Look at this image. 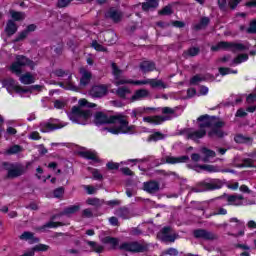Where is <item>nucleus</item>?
Here are the masks:
<instances>
[{
	"label": "nucleus",
	"instance_id": "0eeeda50",
	"mask_svg": "<svg viewBox=\"0 0 256 256\" xmlns=\"http://www.w3.org/2000/svg\"><path fill=\"white\" fill-rule=\"evenodd\" d=\"M212 51H219V49H230L231 51H243L245 50V45L241 43L233 42H220L216 46H212Z\"/></svg>",
	"mask_w": 256,
	"mask_h": 256
},
{
	"label": "nucleus",
	"instance_id": "bf43d9fd",
	"mask_svg": "<svg viewBox=\"0 0 256 256\" xmlns=\"http://www.w3.org/2000/svg\"><path fill=\"white\" fill-rule=\"evenodd\" d=\"M53 74L56 77H65V75H69V71H65L63 69H56L53 71Z\"/></svg>",
	"mask_w": 256,
	"mask_h": 256
},
{
	"label": "nucleus",
	"instance_id": "f3484780",
	"mask_svg": "<svg viewBox=\"0 0 256 256\" xmlns=\"http://www.w3.org/2000/svg\"><path fill=\"white\" fill-rule=\"evenodd\" d=\"M20 241H28L30 245H33L35 243H39L41 241L38 237H35V233L31 231H24L20 236H19Z\"/></svg>",
	"mask_w": 256,
	"mask_h": 256
},
{
	"label": "nucleus",
	"instance_id": "aec40b11",
	"mask_svg": "<svg viewBox=\"0 0 256 256\" xmlns=\"http://www.w3.org/2000/svg\"><path fill=\"white\" fill-rule=\"evenodd\" d=\"M19 27L17 26V23H15V21L9 19L6 23V27H5V33L7 35V37H13V35H15V33H17Z\"/></svg>",
	"mask_w": 256,
	"mask_h": 256
},
{
	"label": "nucleus",
	"instance_id": "dca6fc26",
	"mask_svg": "<svg viewBox=\"0 0 256 256\" xmlns=\"http://www.w3.org/2000/svg\"><path fill=\"white\" fill-rule=\"evenodd\" d=\"M159 189V182L155 180H150L143 183V190L146 191V193H150V195H155V193H158Z\"/></svg>",
	"mask_w": 256,
	"mask_h": 256
},
{
	"label": "nucleus",
	"instance_id": "c03bdc74",
	"mask_svg": "<svg viewBox=\"0 0 256 256\" xmlns=\"http://www.w3.org/2000/svg\"><path fill=\"white\" fill-rule=\"evenodd\" d=\"M92 47L95 49V51H99L101 53H107V48L99 44V42H97L96 40L92 42Z\"/></svg>",
	"mask_w": 256,
	"mask_h": 256
},
{
	"label": "nucleus",
	"instance_id": "8fccbe9b",
	"mask_svg": "<svg viewBox=\"0 0 256 256\" xmlns=\"http://www.w3.org/2000/svg\"><path fill=\"white\" fill-rule=\"evenodd\" d=\"M148 84H149V79H144V80H129V85L141 86V85H148Z\"/></svg>",
	"mask_w": 256,
	"mask_h": 256
},
{
	"label": "nucleus",
	"instance_id": "7c9ffc66",
	"mask_svg": "<svg viewBox=\"0 0 256 256\" xmlns=\"http://www.w3.org/2000/svg\"><path fill=\"white\" fill-rule=\"evenodd\" d=\"M20 83L23 85H32V83H35V77H33L31 73L26 72L20 76Z\"/></svg>",
	"mask_w": 256,
	"mask_h": 256
},
{
	"label": "nucleus",
	"instance_id": "58836bf2",
	"mask_svg": "<svg viewBox=\"0 0 256 256\" xmlns=\"http://www.w3.org/2000/svg\"><path fill=\"white\" fill-rule=\"evenodd\" d=\"M200 169H203L204 171H207L208 173H219V167L215 165H200Z\"/></svg>",
	"mask_w": 256,
	"mask_h": 256
},
{
	"label": "nucleus",
	"instance_id": "f257e3e1",
	"mask_svg": "<svg viewBox=\"0 0 256 256\" xmlns=\"http://www.w3.org/2000/svg\"><path fill=\"white\" fill-rule=\"evenodd\" d=\"M36 66L37 63L29 59L27 56L17 55L16 60L10 65V71L17 77H21V75H23V67H29L31 71H35Z\"/></svg>",
	"mask_w": 256,
	"mask_h": 256
},
{
	"label": "nucleus",
	"instance_id": "9b49d317",
	"mask_svg": "<svg viewBox=\"0 0 256 256\" xmlns=\"http://www.w3.org/2000/svg\"><path fill=\"white\" fill-rule=\"evenodd\" d=\"M149 250V245L144 241H133L129 243L130 253H145Z\"/></svg>",
	"mask_w": 256,
	"mask_h": 256
},
{
	"label": "nucleus",
	"instance_id": "ea45409f",
	"mask_svg": "<svg viewBox=\"0 0 256 256\" xmlns=\"http://www.w3.org/2000/svg\"><path fill=\"white\" fill-rule=\"evenodd\" d=\"M248 59H249V55L240 54L233 60V63L234 65H239L241 63H245V61H247Z\"/></svg>",
	"mask_w": 256,
	"mask_h": 256
},
{
	"label": "nucleus",
	"instance_id": "774afa93",
	"mask_svg": "<svg viewBox=\"0 0 256 256\" xmlns=\"http://www.w3.org/2000/svg\"><path fill=\"white\" fill-rule=\"evenodd\" d=\"M54 107L55 109H63L65 107V102L61 100L54 101Z\"/></svg>",
	"mask_w": 256,
	"mask_h": 256
},
{
	"label": "nucleus",
	"instance_id": "0e129e2a",
	"mask_svg": "<svg viewBox=\"0 0 256 256\" xmlns=\"http://www.w3.org/2000/svg\"><path fill=\"white\" fill-rule=\"evenodd\" d=\"M202 153L207 157H215L217 154L213 150H209L207 148L202 149Z\"/></svg>",
	"mask_w": 256,
	"mask_h": 256
},
{
	"label": "nucleus",
	"instance_id": "c85d7f7f",
	"mask_svg": "<svg viewBox=\"0 0 256 256\" xmlns=\"http://www.w3.org/2000/svg\"><path fill=\"white\" fill-rule=\"evenodd\" d=\"M148 85H150L152 89H167V84H165L162 80L148 79Z\"/></svg>",
	"mask_w": 256,
	"mask_h": 256
},
{
	"label": "nucleus",
	"instance_id": "9d476101",
	"mask_svg": "<svg viewBox=\"0 0 256 256\" xmlns=\"http://www.w3.org/2000/svg\"><path fill=\"white\" fill-rule=\"evenodd\" d=\"M91 110H82L79 106L72 107V114L70 115V119L72 121H77V117L82 119H90L91 118Z\"/></svg>",
	"mask_w": 256,
	"mask_h": 256
},
{
	"label": "nucleus",
	"instance_id": "4c0bfd02",
	"mask_svg": "<svg viewBox=\"0 0 256 256\" xmlns=\"http://www.w3.org/2000/svg\"><path fill=\"white\" fill-rule=\"evenodd\" d=\"M115 215H117V217H120L121 219H129V209L119 208L116 210Z\"/></svg>",
	"mask_w": 256,
	"mask_h": 256
},
{
	"label": "nucleus",
	"instance_id": "5701e85b",
	"mask_svg": "<svg viewBox=\"0 0 256 256\" xmlns=\"http://www.w3.org/2000/svg\"><path fill=\"white\" fill-rule=\"evenodd\" d=\"M139 67L140 71L143 73H151V71H155L156 69L155 62L149 60L142 61L139 64Z\"/></svg>",
	"mask_w": 256,
	"mask_h": 256
},
{
	"label": "nucleus",
	"instance_id": "412c9836",
	"mask_svg": "<svg viewBox=\"0 0 256 256\" xmlns=\"http://www.w3.org/2000/svg\"><path fill=\"white\" fill-rule=\"evenodd\" d=\"M57 129H63V125L47 122V123L41 124V127H40L41 133H51V131H57Z\"/></svg>",
	"mask_w": 256,
	"mask_h": 256
},
{
	"label": "nucleus",
	"instance_id": "603ef678",
	"mask_svg": "<svg viewBox=\"0 0 256 256\" xmlns=\"http://www.w3.org/2000/svg\"><path fill=\"white\" fill-rule=\"evenodd\" d=\"M163 139V134L161 132H155L148 137V141H161Z\"/></svg>",
	"mask_w": 256,
	"mask_h": 256
},
{
	"label": "nucleus",
	"instance_id": "f8f14e48",
	"mask_svg": "<svg viewBox=\"0 0 256 256\" xmlns=\"http://www.w3.org/2000/svg\"><path fill=\"white\" fill-rule=\"evenodd\" d=\"M162 164L167 163L168 165H177L178 163H187L189 161V156L184 155V156H172V155H167L161 160Z\"/></svg>",
	"mask_w": 256,
	"mask_h": 256
},
{
	"label": "nucleus",
	"instance_id": "e433bc0d",
	"mask_svg": "<svg viewBox=\"0 0 256 256\" xmlns=\"http://www.w3.org/2000/svg\"><path fill=\"white\" fill-rule=\"evenodd\" d=\"M202 81H207V78L203 74H196L190 79V85H197L202 83Z\"/></svg>",
	"mask_w": 256,
	"mask_h": 256
},
{
	"label": "nucleus",
	"instance_id": "1a4fd4ad",
	"mask_svg": "<svg viewBox=\"0 0 256 256\" xmlns=\"http://www.w3.org/2000/svg\"><path fill=\"white\" fill-rule=\"evenodd\" d=\"M112 67V75L114 76V85H116V87H119V85H126L129 84V80H123L121 79V75H123V70H121L119 68V66H117V63L113 62L111 64Z\"/></svg>",
	"mask_w": 256,
	"mask_h": 256
},
{
	"label": "nucleus",
	"instance_id": "20e7f679",
	"mask_svg": "<svg viewBox=\"0 0 256 256\" xmlns=\"http://www.w3.org/2000/svg\"><path fill=\"white\" fill-rule=\"evenodd\" d=\"M199 129H211L212 127H225V122L219 121L215 116L202 115L198 118Z\"/></svg>",
	"mask_w": 256,
	"mask_h": 256
},
{
	"label": "nucleus",
	"instance_id": "a18cd8bd",
	"mask_svg": "<svg viewBox=\"0 0 256 256\" xmlns=\"http://www.w3.org/2000/svg\"><path fill=\"white\" fill-rule=\"evenodd\" d=\"M17 153H21L20 145H13L7 150L8 155H17Z\"/></svg>",
	"mask_w": 256,
	"mask_h": 256
},
{
	"label": "nucleus",
	"instance_id": "680f3d73",
	"mask_svg": "<svg viewBox=\"0 0 256 256\" xmlns=\"http://www.w3.org/2000/svg\"><path fill=\"white\" fill-rule=\"evenodd\" d=\"M82 217H85L86 219H91L93 217V211L91 209L86 208L82 211Z\"/></svg>",
	"mask_w": 256,
	"mask_h": 256
},
{
	"label": "nucleus",
	"instance_id": "39448f33",
	"mask_svg": "<svg viewBox=\"0 0 256 256\" xmlns=\"http://www.w3.org/2000/svg\"><path fill=\"white\" fill-rule=\"evenodd\" d=\"M201 191H215L223 187V180L207 178L200 182Z\"/></svg>",
	"mask_w": 256,
	"mask_h": 256
},
{
	"label": "nucleus",
	"instance_id": "a878e982",
	"mask_svg": "<svg viewBox=\"0 0 256 256\" xmlns=\"http://www.w3.org/2000/svg\"><path fill=\"white\" fill-rule=\"evenodd\" d=\"M142 3V11H150V9H157L159 7V0H145Z\"/></svg>",
	"mask_w": 256,
	"mask_h": 256
},
{
	"label": "nucleus",
	"instance_id": "49530a36",
	"mask_svg": "<svg viewBox=\"0 0 256 256\" xmlns=\"http://www.w3.org/2000/svg\"><path fill=\"white\" fill-rule=\"evenodd\" d=\"M127 93H129V88H125V87H120L116 91V95H118V97H120L121 99H125V96L127 95Z\"/></svg>",
	"mask_w": 256,
	"mask_h": 256
},
{
	"label": "nucleus",
	"instance_id": "b1692460",
	"mask_svg": "<svg viewBox=\"0 0 256 256\" xmlns=\"http://www.w3.org/2000/svg\"><path fill=\"white\" fill-rule=\"evenodd\" d=\"M80 157H83V159H87L88 161H94V163H101V160L99 157H97V154L91 151H81L79 152Z\"/></svg>",
	"mask_w": 256,
	"mask_h": 256
},
{
	"label": "nucleus",
	"instance_id": "c756f323",
	"mask_svg": "<svg viewBox=\"0 0 256 256\" xmlns=\"http://www.w3.org/2000/svg\"><path fill=\"white\" fill-rule=\"evenodd\" d=\"M81 206L80 205H71L66 208L60 213V216L63 215H75L78 211H80Z\"/></svg>",
	"mask_w": 256,
	"mask_h": 256
},
{
	"label": "nucleus",
	"instance_id": "c9c22d12",
	"mask_svg": "<svg viewBox=\"0 0 256 256\" xmlns=\"http://www.w3.org/2000/svg\"><path fill=\"white\" fill-rule=\"evenodd\" d=\"M50 247L47 244H38L35 245L31 251H33V253H45L46 251H49Z\"/></svg>",
	"mask_w": 256,
	"mask_h": 256
},
{
	"label": "nucleus",
	"instance_id": "09e8293b",
	"mask_svg": "<svg viewBox=\"0 0 256 256\" xmlns=\"http://www.w3.org/2000/svg\"><path fill=\"white\" fill-rule=\"evenodd\" d=\"M104 205H107L108 207H119V205H121V200L118 199H114V200H109V201H105L104 200Z\"/></svg>",
	"mask_w": 256,
	"mask_h": 256
},
{
	"label": "nucleus",
	"instance_id": "de8ad7c7",
	"mask_svg": "<svg viewBox=\"0 0 256 256\" xmlns=\"http://www.w3.org/2000/svg\"><path fill=\"white\" fill-rule=\"evenodd\" d=\"M64 194H65V188L63 187L56 188L53 191V195L56 199H61V197H63Z\"/></svg>",
	"mask_w": 256,
	"mask_h": 256
},
{
	"label": "nucleus",
	"instance_id": "393cba45",
	"mask_svg": "<svg viewBox=\"0 0 256 256\" xmlns=\"http://www.w3.org/2000/svg\"><path fill=\"white\" fill-rule=\"evenodd\" d=\"M93 78V74L91 72L84 70L82 73V77L80 78L81 87H87L89 83H91V79Z\"/></svg>",
	"mask_w": 256,
	"mask_h": 256
},
{
	"label": "nucleus",
	"instance_id": "13d9d810",
	"mask_svg": "<svg viewBox=\"0 0 256 256\" xmlns=\"http://www.w3.org/2000/svg\"><path fill=\"white\" fill-rule=\"evenodd\" d=\"M153 159V156H148L143 159H130L129 163H147V161H151Z\"/></svg>",
	"mask_w": 256,
	"mask_h": 256
},
{
	"label": "nucleus",
	"instance_id": "4be33fe9",
	"mask_svg": "<svg viewBox=\"0 0 256 256\" xmlns=\"http://www.w3.org/2000/svg\"><path fill=\"white\" fill-rule=\"evenodd\" d=\"M223 197H226L228 203H230L231 205H243V195L241 194H235V195H227L224 194L223 196H221L220 198L223 199Z\"/></svg>",
	"mask_w": 256,
	"mask_h": 256
},
{
	"label": "nucleus",
	"instance_id": "f704fd0d",
	"mask_svg": "<svg viewBox=\"0 0 256 256\" xmlns=\"http://www.w3.org/2000/svg\"><path fill=\"white\" fill-rule=\"evenodd\" d=\"M106 245H112V249H117L119 247V239L111 236H106L103 240Z\"/></svg>",
	"mask_w": 256,
	"mask_h": 256
},
{
	"label": "nucleus",
	"instance_id": "3c124183",
	"mask_svg": "<svg viewBox=\"0 0 256 256\" xmlns=\"http://www.w3.org/2000/svg\"><path fill=\"white\" fill-rule=\"evenodd\" d=\"M246 33H249L250 35H255V33H256V20H252L250 22V25L247 28Z\"/></svg>",
	"mask_w": 256,
	"mask_h": 256
},
{
	"label": "nucleus",
	"instance_id": "cd10ccee",
	"mask_svg": "<svg viewBox=\"0 0 256 256\" xmlns=\"http://www.w3.org/2000/svg\"><path fill=\"white\" fill-rule=\"evenodd\" d=\"M149 95V91L146 89L137 90L134 95L131 97V101H141V99H145Z\"/></svg>",
	"mask_w": 256,
	"mask_h": 256
},
{
	"label": "nucleus",
	"instance_id": "423d86ee",
	"mask_svg": "<svg viewBox=\"0 0 256 256\" xmlns=\"http://www.w3.org/2000/svg\"><path fill=\"white\" fill-rule=\"evenodd\" d=\"M171 231V227L165 226L158 232V239H160V241H163L164 243H175V239H177V234L171 233Z\"/></svg>",
	"mask_w": 256,
	"mask_h": 256
},
{
	"label": "nucleus",
	"instance_id": "bb28decb",
	"mask_svg": "<svg viewBox=\"0 0 256 256\" xmlns=\"http://www.w3.org/2000/svg\"><path fill=\"white\" fill-rule=\"evenodd\" d=\"M86 244L90 246V249L94 251V253L101 254L103 253V251H105V247L95 241L87 240Z\"/></svg>",
	"mask_w": 256,
	"mask_h": 256
},
{
	"label": "nucleus",
	"instance_id": "79ce46f5",
	"mask_svg": "<svg viewBox=\"0 0 256 256\" xmlns=\"http://www.w3.org/2000/svg\"><path fill=\"white\" fill-rule=\"evenodd\" d=\"M128 125H129V122H127V124L125 126H122L120 124L119 127L110 128L109 131H110V133H113V135H119V133H121L123 127L126 128V131H129V126Z\"/></svg>",
	"mask_w": 256,
	"mask_h": 256
},
{
	"label": "nucleus",
	"instance_id": "a211bd4d",
	"mask_svg": "<svg viewBox=\"0 0 256 256\" xmlns=\"http://www.w3.org/2000/svg\"><path fill=\"white\" fill-rule=\"evenodd\" d=\"M168 116H148L144 117L143 121L145 123H151L152 125H161V123H164V121H169Z\"/></svg>",
	"mask_w": 256,
	"mask_h": 256
},
{
	"label": "nucleus",
	"instance_id": "473e14b6",
	"mask_svg": "<svg viewBox=\"0 0 256 256\" xmlns=\"http://www.w3.org/2000/svg\"><path fill=\"white\" fill-rule=\"evenodd\" d=\"M63 225H65L63 222L49 221L40 228V231H45V229H57V227H63Z\"/></svg>",
	"mask_w": 256,
	"mask_h": 256
},
{
	"label": "nucleus",
	"instance_id": "864d4df0",
	"mask_svg": "<svg viewBox=\"0 0 256 256\" xmlns=\"http://www.w3.org/2000/svg\"><path fill=\"white\" fill-rule=\"evenodd\" d=\"M201 50L199 49V47H192V48H189L188 51H187V54L190 56V57H197V55H199V52Z\"/></svg>",
	"mask_w": 256,
	"mask_h": 256
},
{
	"label": "nucleus",
	"instance_id": "ddd939ff",
	"mask_svg": "<svg viewBox=\"0 0 256 256\" xmlns=\"http://www.w3.org/2000/svg\"><path fill=\"white\" fill-rule=\"evenodd\" d=\"M108 88L107 86L101 84V85H94L89 91V94L91 97L101 99V97H105L107 95Z\"/></svg>",
	"mask_w": 256,
	"mask_h": 256
},
{
	"label": "nucleus",
	"instance_id": "5fc2aeb1",
	"mask_svg": "<svg viewBox=\"0 0 256 256\" xmlns=\"http://www.w3.org/2000/svg\"><path fill=\"white\" fill-rule=\"evenodd\" d=\"M71 1L73 0H58L57 1L58 9H63L65 7H68L71 4Z\"/></svg>",
	"mask_w": 256,
	"mask_h": 256
},
{
	"label": "nucleus",
	"instance_id": "4d7b16f0",
	"mask_svg": "<svg viewBox=\"0 0 256 256\" xmlns=\"http://www.w3.org/2000/svg\"><path fill=\"white\" fill-rule=\"evenodd\" d=\"M220 75H231V73H237V70H232L231 68H219Z\"/></svg>",
	"mask_w": 256,
	"mask_h": 256
},
{
	"label": "nucleus",
	"instance_id": "4468645a",
	"mask_svg": "<svg viewBox=\"0 0 256 256\" xmlns=\"http://www.w3.org/2000/svg\"><path fill=\"white\" fill-rule=\"evenodd\" d=\"M105 18L111 19L113 23H121V21L123 20V12L115 9L114 7H111L105 13Z\"/></svg>",
	"mask_w": 256,
	"mask_h": 256
},
{
	"label": "nucleus",
	"instance_id": "2eb2a0df",
	"mask_svg": "<svg viewBox=\"0 0 256 256\" xmlns=\"http://www.w3.org/2000/svg\"><path fill=\"white\" fill-rule=\"evenodd\" d=\"M207 135V130L199 128V130H191L188 129L186 131L187 139H191V141H199V139H203Z\"/></svg>",
	"mask_w": 256,
	"mask_h": 256
},
{
	"label": "nucleus",
	"instance_id": "72a5a7b5",
	"mask_svg": "<svg viewBox=\"0 0 256 256\" xmlns=\"http://www.w3.org/2000/svg\"><path fill=\"white\" fill-rule=\"evenodd\" d=\"M87 205H91L92 207H102V205H105V200L104 199H99V198H88L86 200Z\"/></svg>",
	"mask_w": 256,
	"mask_h": 256
},
{
	"label": "nucleus",
	"instance_id": "f03ea898",
	"mask_svg": "<svg viewBox=\"0 0 256 256\" xmlns=\"http://www.w3.org/2000/svg\"><path fill=\"white\" fill-rule=\"evenodd\" d=\"M29 165H31V162H28L26 166L3 162L2 167L5 171H7L5 179H17V177L25 175V173H27V169H29Z\"/></svg>",
	"mask_w": 256,
	"mask_h": 256
},
{
	"label": "nucleus",
	"instance_id": "69168bd1",
	"mask_svg": "<svg viewBox=\"0 0 256 256\" xmlns=\"http://www.w3.org/2000/svg\"><path fill=\"white\" fill-rule=\"evenodd\" d=\"M24 31H26V33L29 35V33L37 31V26L35 24H29L28 26H26Z\"/></svg>",
	"mask_w": 256,
	"mask_h": 256
},
{
	"label": "nucleus",
	"instance_id": "7ed1b4c3",
	"mask_svg": "<svg viewBox=\"0 0 256 256\" xmlns=\"http://www.w3.org/2000/svg\"><path fill=\"white\" fill-rule=\"evenodd\" d=\"M94 121L96 125H111L115 123H118L122 127L127 125V120L123 116L112 115L109 117L103 112H96Z\"/></svg>",
	"mask_w": 256,
	"mask_h": 256
},
{
	"label": "nucleus",
	"instance_id": "6e6552de",
	"mask_svg": "<svg viewBox=\"0 0 256 256\" xmlns=\"http://www.w3.org/2000/svg\"><path fill=\"white\" fill-rule=\"evenodd\" d=\"M193 235L195 239H203L204 241H215L217 239L215 233L201 228L194 230Z\"/></svg>",
	"mask_w": 256,
	"mask_h": 256
},
{
	"label": "nucleus",
	"instance_id": "2f4dec72",
	"mask_svg": "<svg viewBox=\"0 0 256 256\" xmlns=\"http://www.w3.org/2000/svg\"><path fill=\"white\" fill-rule=\"evenodd\" d=\"M10 15L12 17L11 21H25V12H19L15 10H10Z\"/></svg>",
	"mask_w": 256,
	"mask_h": 256
},
{
	"label": "nucleus",
	"instance_id": "338daca9",
	"mask_svg": "<svg viewBox=\"0 0 256 256\" xmlns=\"http://www.w3.org/2000/svg\"><path fill=\"white\" fill-rule=\"evenodd\" d=\"M239 167H253V160L250 158L244 159L243 163Z\"/></svg>",
	"mask_w": 256,
	"mask_h": 256
},
{
	"label": "nucleus",
	"instance_id": "6ab92c4d",
	"mask_svg": "<svg viewBox=\"0 0 256 256\" xmlns=\"http://www.w3.org/2000/svg\"><path fill=\"white\" fill-rule=\"evenodd\" d=\"M223 127L212 126L211 130L208 131V137L210 139H223L225 132L222 131Z\"/></svg>",
	"mask_w": 256,
	"mask_h": 256
},
{
	"label": "nucleus",
	"instance_id": "6e6d98bb",
	"mask_svg": "<svg viewBox=\"0 0 256 256\" xmlns=\"http://www.w3.org/2000/svg\"><path fill=\"white\" fill-rule=\"evenodd\" d=\"M108 171H117L119 169V163L110 161L106 164Z\"/></svg>",
	"mask_w": 256,
	"mask_h": 256
},
{
	"label": "nucleus",
	"instance_id": "052dcab7",
	"mask_svg": "<svg viewBox=\"0 0 256 256\" xmlns=\"http://www.w3.org/2000/svg\"><path fill=\"white\" fill-rule=\"evenodd\" d=\"M92 177L95 181H103V174H100L98 169L93 170Z\"/></svg>",
	"mask_w": 256,
	"mask_h": 256
},
{
	"label": "nucleus",
	"instance_id": "37998d69",
	"mask_svg": "<svg viewBox=\"0 0 256 256\" xmlns=\"http://www.w3.org/2000/svg\"><path fill=\"white\" fill-rule=\"evenodd\" d=\"M13 89L15 90L16 93H31V88L30 86L29 87H23L21 85H16V86H13Z\"/></svg>",
	"mask_w": 256,
	"mask_h": 256
},
{
	"label": "nucleus",
	"instance_id": "a19ab883",
	"mask_svg": "<svg viewBox=\"0 0 256 256\" xmlns=\"http://www.w3.org/2000/svg\"><path fill=\"white\" fill-rule=\"evenodd\" d=\"M28 36L29 34L27 33V31L23 30L18 34V36H16V38L13 40V43H19L21 41H25V39H27Z\"/></svg>",
	"mask_w": 256,
	"mask_h": 256
},
{
	"label": "nucleus",
	"instance_id": "e2e57ef3",
	"mask_svg": "<svg viewBox=\"0 0 256 256\" xmlns=\"http://www.w3.org/2000/svg\"><path fill=\"white\" fill-rule=\"evenodd\" d=\"M159 13L160 15H171L173 10L171 9V6H165Z\"/></svg>",
	"mask_w": 256,
	"mask_h": 256
}]
</instances>
